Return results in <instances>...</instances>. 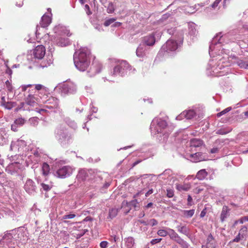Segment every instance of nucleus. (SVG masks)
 I'll list each match as a JSON object with an SVG mask.
<instances>
[{
	"label": "nucleus",
	"mask_w": 248,
	"mask_h": 248,
	"mask_svg": "<svg viewBox=\"0 0 248 248\" xmlns=\"http://www.w3.org/2000/svg\"><path fill=\"white\" fill-rule=\"evenodd\" d=\"M90 52L85 48L76 52L74 55V61L76 67L80 71H84L90 63Z\"/></svg>",
	"instance_id": "1"
},
{
	"label": "nucleus",
	"mask_w": 248,
	"mask_h": 248,
	"mask_svg": "<svg viewBox=\"0 0 248 248\" xmlns=\"http://www.w3.org/2000/svg\"><path fill=\"white\" fill-rule=\"evenodd\" d=\"M73 172V169L70 166H63L56 172L55 176L60 178H65L70 176Z\"/></svg>",
	"instance_id": "2"
},
{
	"label": "nucleus",
	"mask_w": 248,
	"mask_h": 248,
	"mask_svg": "<svg viewBox=\"0 0 248 248\" xmlns=\"http://www.w3.org/2000/svg\"><path fill=\"white\" fill-rule=\"evenodd\" d=\"M53 31L56 36L69 37L71 35L69 30H68L66 27L61 24L56 26L54 28Z\"/></svg>",
	"instance_id": "3"
},
{
	"label": "nucleus",
	"mask_w": 248,
	"mask_h": 248,
	"mask_svg": "<svg viewBox=\"0 0 248 248\" xmlns=\"http://www.w3.org/2000/svg\"><path fill=\"white\" fill-rule=\"evenodd\" d=\"M156 124L158 128H156V132L157 133H160L161 131L165 129L167 126V122L161 119H154L151 124V128L152 129L154 125Z\"/></svg>",
	"instance_id": "4"
},
{
	"label": "nucleus",
	"mask_w": 248,
	"mask_h": 248,
	"mask_svg": "<svg viewBox=\"0 0 248 248\" xmlns=\"http://www.w3.org/2000/svg\"><path fill=\"white\" fill-rule=\"evenodd\" d=\"M76 90V85L72 82L65 83L62 86V91L64 94L73 93Z\"/></svg>",
	"instance_id": "5"
},
{
	"label": "nucleus",
	"mask_w": 248,
	"mask_h": 248,
	"mask_svg": "<svg viewBox=\"0 0 248 248\" xmlns=\"http://www.w3.org/2000/svg\"><path fill=\"white\" fill-rule=\"evenodd\" d=\"M46 54V48L43 45L37 46L33 50V54L34 57L38 59H42Z\"/></svg>",
	"instance_id": "6"
},
{
	"label": "nucleus",
	"mask_w": 248,
	"mask_h": 248,
	"mask_svg": "<svg viewBox=\"0 0 248 248\" xmlns=\"http://www.w3.org/2000/svg\"><path fill=\"white\" fill-rule=\"evenodd\" d=\"M143 43L148 46H153L155 42V33L153 32L148 35L145 36L142 38Z\"/></svg>",
	"instance_id": "7"
},
{
	"label": "nucleus",
	"mask_w": 248,
	"mask_h": 248,
	"mask_svg": "<svg viewBox=\"0 0 248 248\" xmlns=\"http://www.w3.org/2000/svg\"><path fill=\"white\" fill-rule=\"evenodd\" d=\"M24 188L28 193L32 194L35 191L36 186L32 180L28 179L24 185Z\"/></svg>",
	"instance_id": "8"
},
{
	"label": "nucleus",
	"mask_w": 248,
	"mask_h": 248,
	"mask_svg": "<svg viewBox=\"0 0 248 248\" xmlns=\"http://www.w3.org/2000/svg\"><path fill=\"white\" fill-rule=\"evenodd\" d=\"M55 42L56 44L60 46H65L69 44V41L66 36H56Z\"/></svg>",
	"instance_id": "9"
},
{
	"label": "nucleus",
	"mask_w": 248,
	"mask_h": 248,
	"mask_svg": "<svg viewBox=\"0 0 248 248\" xmlns=\"http://www.w3.org/2000/svg\"><path fill=\"white\" fill-rule=\"evenodd\" d=\"M190 157L192 159V162L195 163L206 160L205 156L201 152H198L191 154L190 155Z\"/></svg>",
	"instance_id": "10"
},
{
	"label": "nucleus",
	"mask_w": 248,
	"mask_h": 248,
	"mask_svg": "<svg viewBox=\"0 0 248 248\" xmlns=\"http://www.w3.org/2000/svg\"><path fill=\"white\" fill-rule=\"evenodd\" d=\"M128 63L125 61L121 62L119 64L117 65L114 67L113 72L111 73V75L113 76H117L118 74L122 71L123 67H125V66Z\"/></svg>",
	"instance_id": "11"
},
{
	"label": "nucleus",
	"mask_w": 248,
	"mask_h": 248,
	"mask_svg": "<svg viewBox=\"0 0 248 248\" xmlns=\"http://www.w3.org/2000/svg\"><path fill=\"white\" fill-rule=\"evenodd\" d=\"M166 47L167 50L175 51L178 48V45L177 42L172 40L170 39L167 41L166 44Z\"/></svg>",
	"instance_id": "12"
},
{
	"label": "nucleus",
	"mask_w": 248,
	"mask_h": 248,
	"mask_svg": "<svg viewBox=\"0 0 248 248\" xmlns=\"http://www.w3.org/2000/svg\"><path fill=\"white\" fill-rule=\"evenodd\" d=\"M38 101V98L37 97L31 94H29L25 98L26 103L28 105L32 106H34Z\"/></svg>",
	"instance_id": "13"
},
{
	"label": "nucleus",
	"mask_w": 248,
	"mask_h": 248,
	"mask_svg": "<svg viewBox=\"0 0 248 248\" xmlns=\"http://www.w3.org/2000/svg\"><path fill=\"white\" fill-rule=\"evenodd\" d=\"M51 22V17L48 15H44L42 17L40 25L42 27L46 28L49 26Z\"/></svg>",
	"instance_id": "14"
},
{
	"label": "nucleus",
	"mask_w": 248,
	"mask_h": 248,
	"mask_svg": "<svg viewBox=\"0 0 248 248\" xmlns=\"http://www.w3.org/2000/svg\"><path fill=\"white\" fill-rule=\"evenodd\" d=\"M216 243L215 240L211 234H210L207 238L206 246L202 247V248H215Z\"/></svg>",
	"instance_id": "15"
},
{
	"label": "nucleus",
	"mask_w": 248,
	"mask_h": 248,
	"mask_svg": "<svg viewBox=\"0 0 248 248\" xmlns=\"http://www.w3.org/2000/svg\"><path fill=\"white\" fill-rule=\"evenodd\" d=\"M170 232H169V235L170 239L175 240L178 243H181L182 241V239L179 237L178 234L172 229H169Z\"/></svg>",
	"instance_id": "16"
},
{
	"label": "nucleus",
	"mask_w": 248,
	"mask_h": 248,
	"mask_svg": "<svg viewBox=\"0 0 248 248\" xmlns=\"http://www.w3.org/2000/svg\"><path fill=\"white\" fill-rule=\"evenodd\" d=\"M191 188V185L190 183H184L183 184H176V188L177 190L182 191H187Z\"/></svg>",
	"instance_id": "17"
},
{
	"label": "nucleus",
	"mask_w": 248,
	"mask_h": 248,
	"mask_svg": "<svg viewBox=\"0 0 248 248\" xmlns=\"http://www.w3.org/2000/svg\"><path fill=\"white\" fill-rule=\"evenodd\" d=\"M208 174V173L205 169H202L198 171L196 178L199 180H202L207 176Z\"/></svg>",
	"instance_id": "18"
},
{
	"label": "nucleus",
	"mask_w": 248,
	"mask_h": 248,
	"mask_svg": "<svg viewBox=\"0 0 248 248\" xmlns=\"http://www.w3.org/2000/svg\"><path fill=\"white\" fill-rule=\"evenodd\" d=\"M195 115V112L193 110H188L187 111H183L180 116L181 117H185L187 119H191L193 118Z\"/></svg>",
	"instance_id": "19"
},
{
	"label": "nucleus",
	"mask_w": 248,
	"mask_h": 248,
	"mask_svg": "<svg viewBox=\"0 0 248 248\" xmlns=\"http://www.w3.org/2000/svg\"><path fill=\"white\" fill-rule=\"evenodd\" d=\"M145 50V46H144V44H140L136 50L137 56L139 57H142L144 55Z\"/></svg>",
	"instance_id": "20"
},
{
	"label": "nucleus",
	"mask_w": 248,
	"mask_h": 248,
	"mask_svg": "<svg viewBox=\"0 0 248 248\" xmlns=\"http://www.w3.org/2000/svg\"><path fill=\"white\" fill-rule=\"evenodd\" d=\"M203 144V141L200 139H193L190 140L191 146L198 147L201 146Z\"/></svg>",
	"instance_id": "21"
},
{
	"label": "nucleus",
	"mask_w": 248,
	"mask_h": 248,
	"mask_svg": "<svg viewBox=\"0 0 248 248\" xmlns=\"http://www.w3.org/2000/svg\"><path fill=\"white\" fill-rule=\"evenodd\" d=\"M42 171L43 175L45 176H47L50 172V167L46 163H44L42 166Z\"/></svg>",
	"instance_id": "22"
},
{
	"label": "nucleus",
	"mask_w": 248,
	"mask_h": 248,
	"mask_svg": "<svg viewBox=\"0 0 248 248\" xmlns=\"http://www.w3.org/2000/svg\"><path fill=\"white\" fill-rule=\"evenodd\" d=\"M52 60L47 57L42 61L40 63V65L43 68L47 67L50 66L52 63Z\"/></svg>",
	"instance_id": "23"
},
{
	"label": "nucleus",
	"mask_w": 248,
	"mask_h": 248,
	"mask_svg": "<svg viewBox=\"0 0 248 248\" xmlns=\"http://www.w3.org/2000/svg\"><path fill=\"white\" fill-rule=\"evenodd\" d=\"M228 215V207L227 206H224L223 207L220 219L221 221H224L225 219L227 217Z\"/></svg>",
	"instance_id": "24"
},
{
	"label": "nucleus",
	"mask_w": 248,
	"mask_h": 248,
	"mask_svg": "<svg viewBox=\"0 0 248 248\" xmlns=\"http://www.w3.org/2000/svg\"><path fill=\"white\" fill-rule=\"evenodd\" d=\"M195 213V210L191 209L189 210H184L183 211V215L187 218L192 217Z\"/></svg>",
	"instance_id": "25"
},
{
	"label": "nucleus",
	"mask_w": 248,
	"mask_h": 248,
	"mask_svg": "<svg viewBox=\"0 0 248 248\" xmlns=\"http://www.w3.org/2000/svg\"><path fill=\"white\" fill-rule=\"evenodd\" d=\"M118 212V209L115 208L110 209L108 213V217L110 219L113 218L117 216Z\"/></svg>",
	"instance_id": "26"
},
{
	"label": "nucleus",
	"mask_w": 248,
	"mask_h": 248,
	"mask_svg": "<svg viewBox=\"0 0 248 248\" xmlns=\"http://www.w3.org/2000/svg\"><path fill=\"white\" fill-rule=\"evenodd\" d=\"M248 232V228L245 226H243L241 229L239 230V234L242 236V237L244 238L245 236L246 235Z\"/></svg>",
	"instance_id": "27"
},
{
	"label": "nucleus",
	"mask_w": 248,
	"mask_h": 248,
	"mask_svg": "<svg viewBox=\"0 0 248 248\" xmlns=\"http://www.w3.org/2000/svg\"><path fill=\"white\" fill-rule=\"evenodd\" d=\"M134 243V240L133 238L131 237L127 238L126 240V246L129 248L133 247Z\"/></svg>",
	"instance_id": "28"
},
{
	"label": "nucleus",
	"mask_w": 248,
	"mask_h": 248,
	"mask_svg": "<svg viewBox=\"0 0 248 248\" xmlns=\"http://www.w3.org/2000/svg\"><path fill=\"white\" fill-rule=\"evenodd\" d=\"M157 234L160 236L165 237L169 234V232L165 230L160 229L157 231Z\"/></svg>",
	"instance_id": "29"
},
{
	"label": "nucleus",
	"mask_w": 248,
	"mask_h": 248,
	"mask_svg": "<svg viewBox=\"0 0 248 248\" xmlns=\"http://www.w3.org/2000/svg\"><path fill=\"white\" fill-rule=\"evenodd\" d=\"M238 64L240 67L243 68H248V62L243 60L238 62Z\"/></svg>",
	"instance_id": "30"
},
{
	"label": "nucleus",
	"mask_w": 248,
	"mask_h": 248,
	"mask_svg": "<svg viewBox=\"0 0 248 248\" xmlns=\"http://www.w3.org/2000/svg\"><path fill=\"white\" fill-rule=\"evenodd\" d=\"M177 228L178 232L180 233L186 234L188 232L186 226H178Z\"/></svg>",
	"instance_id": "31"
},
{
	"label": "nucleus",
	"mask_w": 248,
	"mask_h": 248,
	"mask_svg": "<svg viewBox=\"0 0 248 248\" xmlns=\"http://www.w3.org/2000/svg\"><path fill=\"white\" fill-rule=\"evenodd\" d=\"M93 68H96V73H98L100 72L102 68V65L100 63H94Z\"/></svg>",
	"instance_id": "32"
},
{
	"label": "nucleus",
	"mask_w": 248,
	"mask_h": 248,
	"mask_svg": "<svg viewBox=\"0 0 248 248\" xmlns=\"http://www.w3.org/2000/svg\"><path fill=\"white\" fill-rule=\"evenodd\" d=\"M3 106L8 109H11L14 107V103L12 102H7L4 103Z\"/></svg>",
	"instance_id": "33"
},
{
	"label": "nucleus",
	"mask_w": 248,
	"mask_h": 248,
	"mask_svg": "<svg viewBox=\"0 0 248 248\" xmlns=\"http://www.w3.org/2000/svg\"><path fill=\"white\" fill-rule=\"evenodd\" d=\"M232 109V108L231 107H228L226 108H225V109H224L223 110L221 111V112L218 113L217 114V116L218 117H220L221 116L226 114V113L228 112L229 111H230Z\"/></svg>",
	"instance_id": "34"
},
{
	"label": "nucleus",
	"mask_w": 248,
	"mask_h": 248,
	"mask_svg": "<svg viewBox=\"0 0 248 248\" xmlns=\"http://www.w3.org/2000/svg\"><path fill=\"white\" fill-rule=\"evenodd\" d=\"M230 132V130H227L224 128H222V129H220L218 130L216 132V133L217 134H219V135H224V134H226L229 133Z\"/></svg>",
	"instance_id": "35"
},
{
	"label": "nucleus",
	"mask_w": 248,
	"mask_h": 248,
	"mask_svg": "<svg viewBox=\"0 0 248 248\" xmlns=\"http://www.w3.org/2000/svg\"><path fill=\"white\" fill-rule=\"evenodd\" d=\"M115 20L116 19L114 18L108 19L105 21L104 25L106 27L108 26L109 25L114 22Z\"/></svg>",
	"instance_id": "36"
},
{
	"label": "nucleus",
	"mask_w": 248,
	"mask_h": 248,
	"mask_svg": "<svg viewBox=\"0 0 248 248\" xmlns=\"http://www.w3.org/2000/svg\"><path fill=\"white\" fill-rule=\"evenodd\" d=\"M243 237H242V236L240 234H238L235 238H234L229 243L231 244L233 242H239L241 239H243Z\"/></svg>",
	"instance_id": "37"
},
{
	"label": "nucleus",
	"mask_w": 248,
	"mask_h": 248,
	"mask_svg": "<svg viewBox=\"0 0 248 248\" xmlns=\"http://www.w3.org/2000/svg\"><path fill=\"white\" fill-rule=\"evenodd\" d=\"M25 120L22 118L16 119L15 121V124H16L22 125L25 123Z\"/></svg>",
	"instance_id": "38"
},
{
	"label": "nucleus",
	"mask_w": 248,
	"mask_h": 248,
	"mask_svg": "<svg viewBox=\"0 0 248 248\" xmlns=\"http://www.w3.org/2000/svg\"><path fill=\"white\" fill-rule=\"evenodd\" d=\"M174 196V190L172 189H167V196L169 198H172Z\"/></svg>",
	"instance_id": "39"
},
{
	"label": "nucleus",
	"mask_w": 248,
	"mask_h": 248,
	"mask_svg": "<svg viewBox=\"0 0 248 248\" xmlns=\"http://www.w3.org/2000/svg\"><path fill=\"white\" fill-rule=\"evenodd\" d=\"M35 90H36L37 91H40V90H44V91H46V88L43 86V85L42 84H36L35 85Z\"/></svg>",
	"instance_id": "40"
},
{
	"label": "nucleus",
	"mask_w": 248,
	"mask_h": 248,
	"mask_svg": "<svg viewBox=\"0 0 248 248\" xmlns=\"http://www.w3.org/2000/svg\"><path fill=\"white\" fill-rule=\"evenodd\" d=\"M41 185L43 189L46 191L50 190L51 188H52L51 186L47 184H45V183H41Z\"/></svg>",
	"instance_id": "41"
},
{
	"label": "nucleus",
	"mask_w": 248,
	"mask_h": 248,
	"mask_svg": "<svg viewBox=\"0 0 248 248\" xmlns=\"http://www.w3.org/2000/svg\"><path fill=\"white\" fill-rule=\"evenodd\" d=\"M108 9L109 11V13H111L114 12V8L112 3L110 2L108 4Z\"/></svg>",
	"instance_id": "42"
},
{
	"label": "nucleus",
	"mask_w": 248,
	"mask_h": 248,
	"mask_svg": "<svg viewBox=\"0 0 248 248\" xmlns=\"http://www.w3.org/2000/svg\"><path fill=\"white\" fill-rule=\"evenodd\" d=\"M76 217V215L75 214H69V215H66L62 217L63 219H72Z\"/></svg>",
	"instance_id": "43"
},
{
	"label": "nucleus",
	"mask_w": 248,
	"mask_h": 248,
	"mask_svg": "<svg viewBox=\"0 0 248 248\" xmlns=\"http://www.w3.org/2000/svg\"><path fill=\"white\" fill-rule=\"evenodd\" d=\"M161 240H162V238L154 239H152L150 243L152 245H155V244H157V243H158L160 242Z\"/></svg>",
	"instance_id": "44"
},
{
	"label": "nucleus",
	"mask_w": 248,
	"mask_h": 248,
	"mask_svg": "<svg viewBox=\"0 0 248 248\" xmlns=\"http://www.w3.org/2000/svg\"><path fill=\"white\" fill-rule=\"evenodd\" d=\"M108 242L104 241L100 243V246L101 248H106L108 247Z\"/></svg>",
	"instance_id": "45"
},
{
	"label": "nucleus",
	"mask_w": 248,
	"mask_h": 248,
	"mask_svg": "<svg viewBox=\"0 0 248 248\" xmlns=\"http://www.w3.org/2000/svg\"><path fill=\"white\" fill-rule=\"evenodd\" d=\"M246 221H248V217H242L239 219V222L240 224H243Z\"/></svg>",
	"instance_id": "46"
},
{
	"label": "nucleus",
	"mask_w": 248,
	"mask_h": 248,
	"mask_svg": "<svg viewBox=\"0 0 248 248\" xmlns=\"http://www.w3.org/2000/svg\"><path fill=\"white\" fill-rule=\"evenodd\" d=\"M5 84H6V87L8 88V90L10 91H11L12 90V85H11L10 81L9 80H7L5 82Z\"/></svg>",
	"instance_id": "47"
},
{
	"label": "nucleus",
	"mask_w": 248,
	"mask_h": 248,
	"mask_svg": "<svg viewBox=\"0 0 248 248\" xmlns=\"http://www.w3.org/2000/svg\"><path fill=\"white\" fill-rule=\"evenodd\" d=\"M150 222L151 223V225L152 226H154L156 225L157 224V223H158L156 219H154V218L151 219L150 220Z\"/></svg>",
	"instance_id": "48"
},
{
	"label": "nucleus",
	"mask_w": 248,
	"mask_h": 248,
	"mask_svg": "<svg viewBox=\"0 0 248 248\" xmlns=\"http://www.w3.org/2000/svg\"><path fill=\"white\" fill-rule=\"evenodd\" d=\"M85 9L86 11V13L87 14L89 15H91L92 14L91 11H90V7L88 5V4H86L85 5Z\"/></svg>",
	"instance_id": "49"
},
{
	"label": "nucleus",
	"mask_w": 248,
	"mask_h": 248,
	"mask_svg": "<svg viewBox=\"0 0 248 248\" xmlns=\"http://www.w3.org/2000/svg\"><path fill=\"white\" fill-rule=\"evenodd\" d=\"M192 198L191 197V196L190 195H188V198H187V202H188V205H192Z\"/></svg>",
	"instance_id": "50"
},
{
	"label": "nucleus",
	"mask_w": 248,
	"mask_h": 248,
	"mask_svg": "<svg viewBox=\"0 0 248 248\" xmlns=\"http://www.w3.org/2000/svg\"><path fill=\"white\" fill-rule=\"evenodd\" d=\"M220 1H221V0H216L213 3V4L212 5V7L215 8L216 7H217Z\"/></svg>",
	"instance_id": "51"
},
{
	"label": "nucleus",
	"mask_w": 248,
	"mask_h": 248,
	"mask_svg": "<svg viewBox=\"0 0 248 248\" xmlns=\"http://www.w3.org/2000/svg\"><path fill=\"white\" fill-rule=\"evenodd\" d=\"M153 193V189H149L146 193H145V196L147 197L149 196L150 194H152Z\"/></svg>",
	"instance_id": "52"
},
{
	"label": "nucleus",
	"mask_w": 248,
	"mask_h": 248,
	"mask_svg": "<svg viewBox=\"0 0 248 248\" xmlns=\"http://www.w3.org/2000/svg\"><path fill=\"white\" fill-rule=\"evenodd\" d=\"M205 214H206L205 209H204V210H203L201 212V214H200V217H204L205 216Z\"/></svg>",
	"instance_id": "53"
},
{
	"label": "nucleus",
	"mask_w": 248,
	"mask_h": 248,
	"mask_svg": "<svg viewBox=\"0 0 248 248\" xmlns=\"http://www.w3.org/2000/svg\"><path fill=\"white\" fill-rule=\"evenodd\" d=\"M141 162V160H138L136 161H135L132 165V167H134L137 165H138L139 163H140Z\"/></svg>",
	"instance_id": "54"
},
{
	"label": "nucleus",
	"mask_w": 248,
	"mask_h": 248,
	"mask_svg": "<svg viewBox=\"0 0 248 248\" xmlns=\"http://www.w3.org/2000/svg\"><path fill=\"white\" fill-rule=\"evenodd\" d=\"M122 25V23L119 22H116L113 25V27H119Z\"/></svg>",
	"instance_id": "55"
},
{
	"label": "nucleus",
	"mask_w": 248,
	"mask_h": 248,
	"mask_svg": "<svg viewBox=\"0 0 248 248\" xmlns=\"http://www.w3.org/2000/svg\"><path fill=\"white\" fill-rule=\"evenodd\" d=\"M203 189L202 188H201L200 187H196V189H195V190H196V192L197 193H200L201 191H202Z\"/></svg>",
	"instance_id": "56"
},
{
	"label": "nucleus",
	"mask_w": 248,
	"mask_h": 248,
	"mask_svg": "<svg viewBox=\"0 0 248 248\" xmlns=\"http://www.w3.org/2000/svg\"><path fill=\"white\" fill-rule=\"evenodd\" d=\"M6 102H6V101H5V97L4 96L2 97L1 101L2 106H3V104H4V103H6Z\"/></svg>",
	"instance_id": "57"
},
{
	"label": "nucleus",
	"mask_w": 248,
	"mask_h": 248,
	"mask_svg": "<svg viewBox=\"0 0 248 248\" xmlns=\"http://www.w3.org/2000/svg\"><path fill=\"white\" fill-rule=\"evenodd\" d=\"M46 111V110L45 109H40L38 110V112L40 113H42V112H45Z\"/></svg>",
	"instance_id": "58"
},
{
	"label": "nucleus",
	"mask_w": 248,
	"mask_h": 248,
	"mask_svg": "<svg viewBox=\"0 0 248 248\" xmlns=\"http://www.w3.org/2000/svg\"><path fill=\"white\" fill-rule=\"evenodd\" d=\"M15 126H15V125H13V124H12V125H11V129H12V130H13L14 131H16L17 130H16V128L14 127H15Z\"/></svg>",
	"instance_id": "59"
},
{
	"label": "nucleus",
	"mask_w": 248,
	"mask_h": 248,
	"mask_svg": "<svg viewBox=\"0 0 248 248\" xmlns=\"http://www.w3.org/2000/svg\"><path fill=\"white\" fill-rule=\"evenodd\" d=\"M27 87H26V85H24L22 87V91L23 92H25L27 90Z\"/></svg>",
	"instance_id": "60"
},
{
	"label": "nucleus",
	"mask_w": 248,
	"mask_h": 248,
	"mask_svg": "<svg viewBox=\"0 0 248 248\" xmlns=\"http://www.w3.org/2000/svg\"><path fill=\"white\" fill-rule=\"evenodd\" d=\"M153 205V203L150 202L146 205L147 208L151 207Z\"/></svg>",
	"instance_id": "61"
},
{
	"label": "nucleus",
	"mask_w": 248,
	"mask_h": 248,
	"mask_svg": "<svg viewBox=\"0 0 248 248\" xmlns=\"http://www.w3.org/2000/svg\"><path fill=\"white\" fill-rule=\"evenodd\" d=\"M110 185V183H106L104 186V187H105V188H107Z\"/></svg>",
	"instance_id": "62"
},
{
	"label": "nucleus",
	"mask_w": 248,
	"mask_h": 248,
	"mask_svg": "<svg viewBox=\"0 0 248 248\" xmlns=\"http://www.w3.org/2000/svg\"><path fill=\"white\" fill-rule=\"evenodd\" d=\"M140 223L143 224H144L145 225H148V224L146 223V222L145 221H144V220H140Z\"/></svg>",
	"instance_id": "63"
},
{
	"label": "nucleus",
	"mask_w": 248,
	"mask_h": 248,
	"mask_svg": "<svg viewBox=\"0 0 248 248\" xmlns=\"http://www.w3.org/2000/svg\"><path fill=\"white\" fill-rule=\"evenodd\" d=\"M85 233V232H83L82 233H79V234H78V237H81L82 236H83L84 235V234Z\"/></svg>",
	"instance_id": "64"
}]
</instances>
